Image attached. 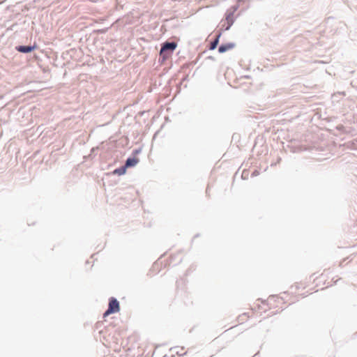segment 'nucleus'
Returning <instances> with one entry per match:
<instances>
[{"label":"nucleus","instance_id":"1","mask_svg":"<svg viewBox=\"0 0 357 357\" xmlns=\"http://www.w3.org/2000/svg\"><path fill=\"white\" fill-rule=\"evenodd\" d=\"M258 306L264 311L271 310L273 314H275L282 310L286 303L282 297L271 296L266 301H261Z\"/></svg>","mask_w":357,"mask_h":357},{"label":"nucleus","instance_id":"2","mask_svg":"<svg viewBox=\"0 0 357 357\" xmlns=\"http://www.w3.org/2000/svg\"><path fill=\"white\" fill-rule=\"evenodd\" d=\"M177 44L174 42L165 43L160 52V55L162 57L163 60L167 59L171 56V53L176 48Z\"/></svg>","mask_w":357,"mask_h":357},{"label":"nucleus","instance_id":"3","mask_svg":"<svg viewBox=\"0 0 357 357\" xmlns=\"http://www.w3.org/2000/svg\"><path fill=\"white\" fill-rule=\"evenodd\" d=\"M119 310L120 306L119 301L114 298H111L109 301L108 309L104 313L103 317H106L110 314L118 312Z\"/></svg>","mask_w":357,"mask_h":357},{"label":"nucleus","instance_id":"4","mask_svg":"<svg viewBox=\"0 0 357 357\" xmlns=\"http://www.w3.org/2000/svg\"><path fill=\"white\" fill-rule=\"evenodd\" d=\"M234 47H235L234 43H230L224 44L219 47L218 52L220 53H224L227 51H229V50L233 49Z\"/></svg>","mask_w":357,"mask_h":357},{"label":"nucleus","instance_id":"5","mask_svg":"<svg viewBox=\"0 0 357 357\" xmlns=\"http://www.w3.org/2000/svg\"><path fill=\"white\" fill-rule=\"evenodd\" d=\"M17 50L20 52L22 53H29L33 51L35 49V47L32 46H18Z\"/></svg>","mask_w":357,"mask_h":357},{"label":"nucleus","instance_id":"6","mask_svg":"<svg viewBox=\"0 0 357 357\" xmlns=\"http://www.w3.org/2000/svg\"><path fill=\"white\" fill-rule=\"evenodd\" d=\"M138 162H139V160L137 158H128L126 160V167H134L135 165H136L137 164Z\"/></svg>","mask_w":357,"mask_h":357},{"label":"nucleus","instance_id":"7","mask_svg":"<svg viewBox=\"0 0 357 357\" xmlns=\"http://www.w3.org/2000/svg\"><path fill=\"white\" fill-rule=\"evenodd\" d=\"M220 37V34L218 35L215 40L211 43L210 50H215L219 43V38Z\"/></svg>","mask_w":357,"mask_h":357},{"label":"nucleus","instance_id":"8","mask_svg":"<svg viewBox=\"0 0 357 357\" xmlns=\"http://www.w3.org/2000/svg\"><path fill=\"white\" fill-rule=\"evenodd\" d=\"M232 17H233V16H232V15H231V14L227 15V17H226V20H227V21L228 22V23H229V26H231V23H229V22H232ZM228 28H229V27H227V29H228Z\"/></svg>","mask_w":357,"mask_h":357}]
</instances>
